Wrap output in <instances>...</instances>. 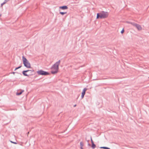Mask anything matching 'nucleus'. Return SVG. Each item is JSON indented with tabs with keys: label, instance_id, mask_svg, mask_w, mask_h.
I'll list each match as a JSON object with an SVG mask.
<instances>
[{
	"label": "nucleus",
	"instance_id": "f257e3e1",
	"mask_svg": "<svg viewBox=\"0 0 149 149\" xmlns=\"http://www.w3.org/2000/svg\"><path fill=\"white\" fill-rule=\"evenodd\" d=\"M61 62V61L59 60L54 64L51 68V69L55 70H52L51 71V73L52 74H55L57 73L58 70L59 66Z\"/></svg>",
	"mask_w": 149,
	"mask_h": 149
},
{
	"label": "nucleus",
	"instance_id": "f03ea898",
	"mask_svg": "<svg viewBox=\"0 0 149 149\" xmlns=\"http://www.w3.org/2000/svg\"><path fill=\"white\" fill-rule=\"evenodd\" d=\"M108 15L109 13L108 12L102 11L100 13H97L96 19L106 18L108 17Z\"/></svg>",
	"mask_w": 149,
	"mask_h": 149
},
{
	"label": "nucleus",
	"instance_id": "7ed1b4c3",
	"mask_svg": "<svg viewBox=\"0 0 149 149\" xmlns=\"http://www.w3.org/2000/svg\"><path fill=\"white\" fill-rule=\"evenodd\" d=\"M22 58L24 66L27 68H31V64L27 59L24 56H22Z\"/></svg>",
	"mask_w": 149,
	"mask_h": 149
},
{
	"label": "nucleus",
	"instance_id": "20e7f679",
	"mask_svg": "<svg viewBox=\"0 0 149 149\" xmlns=\"http://www.w3.org/2000/svg\"><path fill=\"white\" fill-rule=\"evenodd\" d=\"M37 73L39 75L46 76L50 74V73L48 72L44 71L42 70H40L37 71Z\"/></svg>",
	"mask_w": 149,
	"mask_h": 149
},
{
	"label": "nucleus",
	"instance_id": "39448f33",
	"mask_svg": "<svg viewBox=\"0 0 149 149\" xmlns=\"http://www.w3.org/2000/svg\"><path fill=\"white\" fill-rule=\"evenodd\" d=\"M32 70H23L22 72V73L24 75V76H27L29 77V75L27 74L26 73V72H29V71H31Z\"/></svg>",
	"mask_w": 149,
	"mask_h": 149
},
{
	"label": "nucleus",
	"instance_id": "423d86ee",
	"mask_svg": "<svg viewBox=\"0 0 149 149\" xmlns=\"http://www.w3.org/2000/svg\"><path fill=\"white\" fill-rule=\"evenodd\" d=\"M134 26L136 27L139 31L141 30L142 29L141 26L138 24L135 23Z\"/></svg>",
	"mask_w": 149,
	"mask_h": 149
},
{
	"label": "nucleus",
	"instance_id": "0eeeda50",
	"mask_svg": "<svg viewBox=\"0 0 149 149\" xmlns=\"http://www.w3.org/2000/svg\"><path fill=\"white\" fill-rule=\"evenodd\" d=\"M59 8L62 10H66L68 9V7L66 6H60Z\"/></svg>",
	"mask_w": 149,
	"mask_h": 149
},
{
	"label": "nucleus",
	"instance_id": "6e6552de",
	"mask_svg": "<svg viewBox=\"0 0 149 149\" xmlns=\"http://www.w3.org/2000/svg\"><path fill=\"white\" fill-rule=\"evenodd\" d=\"M24 90H21L20 92H17L16 93V95H21L22 93L24 92Z\"/></svg>",
	"mask_w": 149,
	"mask_h": 149
},
{
	"label": "nucleus",
	"instance_id": "1a4fd4ad",
	"mask_svg": "<svg viewBox=\"0 0 149 149\" xmlns=\"http://www.w3.org/2000/svg\"><path fill=\"white\" fill-rule=\"evenodd\" d=\"M126 22L127 23H128V24H131L132 25H133V26H134V25L135 24V23H134V22H130V21H127Z\"/></svg>",
	"mask_w": 149,
	"mask_h": 149
},
{
	"label": "nucleus",
	"instance_id": "9d476101",
	"mask_svg": "<svg viewBox=\"0 0 149 149\" xmlns=\"http://www.w3.org/2000/svg\"><path fill=\"white\" fill-rule=\"evenodd\" d=\"M100 148L103 149H110L109 148L107 147H100Z\"/></svg>",
	"mask_w": 149,
	"mask_h": 149
},
{
	"label": "nucleus",
	"instance_id": "9b49d317",
	"mask_svg": "<svg viewBox=\"0 0 149 149\" xmlns=\"http://www.w3.org/2000/svg\"><path fill=\"white\" fill-rule=\"evenodd\" d=\"M84 143L83 142L81 141L80 142V148H83V147L84 146Z\"/></svg>",
	"mask_w": 149,
	"mask_h": 149
},
{
	"label": "nucleus",
	"instance_id": "f8f14e48",
	"mask_svg": "<svg viewBox=\"0 0 149 149\" xmlns=\"http://www.w3.org/2000/svg\"><path fill=\"white\" fill-rule=\"evenodd\" d=\"M96 147V145L94 143L91 144V147L94 149Z\"/></svg>",
	"mask_w": 149,
	"mask_h": 149
},
{
	"label": "nucleus",
	"instance_id": "ddd939ff",
	"mask_svg": "<svg viewBox=\"0 0 149 149\" xmlns=\"http://www.w3.org/2000/svg\"><path fill=\"white\" fill-rule=\"evenodd\" d=\"M59 13L62 15H63L64 14H66L67 12H60Z\"/></svg>",
	"mask_w": 149,
	"mask_h": 149
},
{
	"label": "nucleus",
	"instance_id": "4468645a",
	"mask_svg": "<svg viewBox=\"0 0 149 149\" xmlns=\"http://www.w3.org/2000/svg\"><path fill=\"white\" fill-rule=\"evenodd\" d=\"M22 65H20V66H19V67H17L16 68H15V70H14V71H15V70H17V69H19V68H20L22 67Z\"/></svg>",
	"mask_w": 149,
	"mask_h": 149
},
{
	"label": "nucleus",
	"instance_id": "2eb2a0df",
	"mask_svg": "<svg viewBox=\"0 0 149 149\" xmlns=\"http://www.w3.org/2000/svg\"><path fill=\"white\" fill-rule=\"evenodd\" d=\"M10 0H5L3 2L5 4L8 1H9Z\"/></svg>",
	"mask_w": 149,
	"mask_h": 149
},
{
	"label": "nucleus",
	"instance_id": "dca6fc26",
	"mask_svg": "<svg viewBox=\"0 0 149 149\" xmlns=\"http://www.w3.org/2000/svg\"><path fill=\"white\" fill-rule=\"evenodd\" d=\"M87 88H84L83 91H82V92H85L86 93V92L87 90Z\"/></svg>",
	"mask_w": 149,
	"mask_h": 149
},
{
	"label": "nucleus",
	"instance_id": "f3484780",
	"mask_svg": "<svg viewBox=\"0 0 149 149\" xmlns=\"http://www.w3.org/2000/svg\"><path fill=\"white\" fill-rule=\"evenodd\" d=\"M124 30L123 29L121 31L120 33H121L123 34L124 33Z\"/></svg>",
	"mask_w": 149,
	"mask_h": 149
},
{
	"label": "nucleus",
	"instance_id": "a211bd4d",
	"mask_svg": "<svg viewBox=\"0 0 149 149\" xmlns=\"http://www.w3.org/2000/svg\"><path fill=\"white\" fill-rule=\"evenodd\" d=\"M91 144H93V143H94V142L93 141V140H92V139L91 137Z\"/></svg>",
	"mask_w": 149,
	"mask_h": 149
},
{
	"label": "nucleus",
	"instance_id": "6ab92c4d",
	"mask_svg": "<svg viewBox=\"0 0 149 149\" xmlns=\"http://www.w3.org/2000/svg\"><path fill=\"white\" fill-rule=\"evenodd\" d=\"M15 73H18L19 74V73H18V72H13L11 73V74H14ZM19 74L21 75L22 74L21 73H19Z\"/></svg>",
	"mask_w": 149,
	"mask_h": 149
},
{
	"label": "nucleus",
	"instance_id": "aec40b11",
	"mask_svg": "<svg viewBox=\"0 0 149 149\" xmlns=\"http://www.w3.org/2000/svg\"><path fill=\"white\" fill-rule=\"evenodd\" d=\"M10 142L11 143H13L15 144H17V143L16 142H14L13 141H10Z\"/></svg>",
	"mask_w": 149,
	"mask_h": 149
},
{
	"label": "nucleus",
	"instance_id": "412c9836",
	"mask_svg": "<svg viewBox=\"0 0 149 149\" xmlns=\"http://www.w3.org/2000/svg\"><path fill=\"white\" fill-rule=\"evenodd\" d=\"M5 4L3 2V3L1 4V7H2L3 5Z\"/></svg>",
	"mask_w": 149,
	"mask_h": 149
},
{
	"label": "nucleus",
	"instance_id": "4be33fe9",
	"mask_svg": "<svg viewBox=\"0 0 149 149\" xmlns=\"http://www.w3.org/2000/svg\"><path fill=\"white\" fill-rule=\"evenodd\" d=\"M86 93L83 92H82L81 93V94L85 95Z\"/></svg>",
	"mask_w": 149,
	"mask_h": 149
},
{
	"label": "nucleus",
	"instance_id": "5701e85b",
	"mask_svg": "<svg viewBox=\"0 0 149 149\" xmlns=\"http://www.w3.org/2000/svg\"><path fill=\"white\" fill-rule=\"evenodd\" d=\"M84 95H82V94H81V99H83V98H84Z\"/></svg>",
	"mask_w": 149,
	"mask_h": 149
},
{
	"label": "nucleus",
	"instance_id": "b1692460",
	"mask_svg": "<svg viewBox=\"0 0 149 149\" xmlns=\"http://www.w3.org/2000/svg\"><path fill=\"white\" fill-rule=\"evenodd\" d=\"M32 70V71H31V74H32V72H33L34 71V70Z\"/></svg>",
	"mask_w": 149,
	"mask_h": 149
},
{
	"label": "nucleus",
	"instance_id": "393cba45",
	"mask_svg": "<svg viewBox=\"0 0 149 149\" xmlns=\"http://www.w3.org/2000/svg\"><path fill=\"white\" fill-rule=\"evenodd\" d=\"M88 146H90L91 145V144L89 143H88Z\"/></svg>",
	"mask_w": 149,
	"mask_h": 149
},
{
	"label": "nucleus",
	"instance_id": "a878e982",
	"mask_svg": "<svg viewBox=\"0 0 149 149\" xmlns=\"http://www.w3.org/2000/svg\"><path fill=\"white\" fill-rule=\"evenodd\" d=\"M76 105H77L76 104H75L74 105V107H76Z\"/></svg>",
	"mask_w": 149,
	"mask_h": 149
},
{
	"label": "nucleus",
	"instance_id": "bb28decb",
	"mask_svg": "<svg viewBox=\"0 0 149 149\" xmlns=\"http://www.w3.org/2000/svg\"><path fill=\"white\" fill-rule=\"evenodd\" d=\"M29 132H27V134H29Z\"/></svg>",
	"mask_w": 149,
	"mask_h": 149
},
{
	"label": "nucleus",
	"instance_id": "cd10ccee",
	"mask_svg": "<svg viewBox=\"0 0 149 149\" xmlns=\"http://www.w3.org/2000/svg\"><path fill=\"white\" fill-rule=\"evenodd\" d=\"M81 149H83V148H80Z\"/></svg>",
	"mask_w": 149,
	"mask_h": 149
},
{
	"label": "nucleus",
	"instance_id": "c85d7f7f",
	"mask_svg": "<svg viewBox=\"0 0 149 149\" xmlns=\"http://www.w3.org/2000/svg\"><path fill=\"white\" fill-rule=\"evenodd\" d=\"M1 16V15L0 14V17Z\"/></svg>",
	"mask_w": 149,
	"mask_h": 149
}]
</instances>
